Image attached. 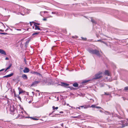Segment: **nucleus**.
Listing matches in <instances>:
<instances>
[{
    "label": "nucleus",
    "mask_w": 128,
    "mask_h": 128,
    "mask_svg": "<svg viewBox=\"0 0 128 128\" xmlns=\"http://www.w3.org/2000/svg\"><path fill=\"white\" fill-rule=\"evenodd\" d=\"M32 74H35V72H34V71H31L30 72Z\"/></svg>",
    "instance_id": "37"
},
{
    "label": "nucleus",
    "mask_w": 128,
    "mask_h": 128,
    "mask_svg": "<svg viewBox=\"0 0 128 128\" xmlns=\"http://www.w3.org/2000/svg\"><path fill=\"white\" fill-rule=\"evenodd\" d=\"M43 20L44 21H46L47 19L46 18H44L43 19Z\"/></svg>",
    "instance_id": "35"
},
{
    "label": "nucleus",
    "mask_w": 128,
    "mask_h": 128,
    "mask_svg": "<svg viewBox=\"0 0 128 128\" xmlns=\"http://www.w3.org/2000/svg\"><path fill=\"white\" fill-rule=\"evenodd\" d=\"M97 42H102L104 43V42L103 41H102L100 40H97Z\"/></svg>",
    "instance_id": "28"
},
{
    "label": "nucleus",
    "mask_w": 128,
    "mask_h": 128,
    "mask_svg": "<svg viewBox=\"0 0 128 128\" xmlns=\"http://www.w3.org/2000/svg\"><path fill=\"white\" fill-rule=\"evenodd\" d=\"M9 109L10 112H13L15 110V108L13 106H10Z\"/></svg>",
    "instance_id": "5"
},
{
    "label": "nucleus",
    "mask_w": 128,
    "mask_h": 128,
    "mask_svg": "<svg viewBox=\"0 0 128 128\" xmlns=\"http://www.w3.org/2000/svg\"><path fill=\"white\" fill-rule=\"evenodd\" d=\"M30 24H31V22H30Z\"/></svg>",
    "instance_id": "59"
},
{
    "label": "nucleus",
    "mask_w": 128,
    "mask_h": 128,
    "mask_svg": "<svg viewBox=\"0 0 128 128\" xmlns=\"http://www.w3.org/2000/svg\"><path fill=\"white\" fill-rule=\"evenodd\" d=\"M0 31H2V32H3V30H0Z\"/></svg>",
    "instance_id": "51"
},
{
    "label": "nucleus",
    "mask_w": 128,
    "mask_h": 128,
    "mask_svg": "<svg viewBox=\"0 0 128 128\" xmlns=\"http://www.w3.org/2000/svg\"><path fill=\"white\" fill-rule=\"evenodd\" d=\"M44 13H48V12L47 11H44Z\"/></svg>",
    "instance_id": "45"
},
{
    "label": "nucleus",
    "mask_w": 128,
    "mask_h": 128,
    "mask_svg": "<svg viewBox=\"0 0 128 128\" xmlns=\"http://www.w3.org/2000/svg\"><path fill=\"white\" fill-rule=\"evenodd\" d=\"M0 53L2 54L6 55V53L5 51L2 49H0Z\"/></svg>",
    "instance_id": "8"
},
{
    "label": "nucleus",
    "mask_w": 128,
    "mask_h": 128,
    "mask_svg": "<svg viewBox=\"0 0 128 128\" xmlns=\"http://www.w3.org/2000/svg\"><path fill=\"white\" fill-rule=\"evenodd\" d=\"M124 90L126 91L128 90V86H126L124 88Z\"/></svg>",
    "instance_id": "25"
},
{
    "label": "nucleus",
    "mask_w": 128,
    "mask_h": 128,
    "mask_svg": "<svg viewBox=\"0 0 128 128\" xmlns=\"http://www.w3.org/2000/svg\"><path fill=\"white\" fill-rule=\"evenodd\" d=\"M52 14H56V12H52Z\"/></svg>",
    "instance_id": "40"
},
{
    "label": "nucleus",
    "mask_w": 128,
    "mask_h": 128,
    "mask_svg": "<svg viewBox=\"0 0 128 128\" xmlns=\"http://www.w3.org/2000/svg\"><path fill=\"white\" fill-rule=\"evenodd\" d=\"M35 74H36L37 75H40V73L38 72H35Z\"/></svg>",
    "instance_id": "33"
},
{
    "label": "nucleus",
    "mask_w": 128,
    "mask_h": 128,
    "mask_svg": "<svg viewBox=\"0 0 128 128\" xmlns=\"http://www.w3.org/2000/svg\"><path fill=\"white\" fill-rule=\"evenodd\" d=\"M105 74L106 75H107L108 76H110V74L108 70H106L105 71Z\"/></svg>",
    "instance_id": "11"
},
{
    "label": "nucleus",
    "mask_w": 128,
    "mask_h": 128,
    "mask_svg": "<svg viewBox=\"0 0 128 128\" xmlns=\"http://www.w3.org/2000/svg\"><path fill=\"white\" fill-rule=\"evenodd\" d=\"M56 115H58L59 114H55L54 115H53L52 116H51L52 117H56Z\"/></svg>",
    "instance_id": "31"
},
{
    "label": "nucleus",
    "mask_w": 128,
    "mask_h": 128,
    "mask_svg": "<svg viewBox=\"0 0 128 128\" xmlns=\"http://www.w3.org/2000/svg\"><path fill=\"white\" fill-rule=\"evenodd\" d=\"M90 80H84L82 82V83H85L87 82H88Z\"/></svg>",
    "instance_id": "21"
},
{
    "label": "nucleus",
    "mask_w": 128,
    "mask_h": 128,
    "mask_svg": "<svg viewBox=\"0 0 128 128\" xmlns=\"http://www.w3.org/2000/svg\"><path fill=\"white\" fill-rule=\"evenodd\" d=\"M7 70H6V69L5 72H6Z\"/></svg>",
    "instance_id": "54"
},
{
    "label": "nucleus",
    "mask_w": 128,
    "mask_h": 128,
    "mask_svg": "<svg viewBox=\"0 0 128 128\" xmlns=\"http://www.w3.org/2000/svg\"><path fill=\"white\" fill-rule=\"evenodd\" d=\"M8 57H6L5 58V60H8Z\"/></svg>",
    "instance_id": "44"
},
{
    "label": "nucleus",
    "mask_w": 128,
    "mask_h": 128,
    "mask_svg": "<svg viewBox=\"0 0 128 128\" xmlns=\"http://www.w3.org/2000/svg\"><path fill=\"white\" fill-rule=\"evenodd\" d=\"M36 92H39V90H36Z\"/></svg>",
    "instance_id": "53"
},
{
    "label": "nucleus",
    "mask_w": 128,
    "mask_h": 128,
    "mask_svg": "<svg viewBox=\"0 0 128 128\" xmlns=\"http://www.w3.org/2000/svg\"><path fill=\"white\" fill-rule=\"evenodd\" d=\"M39 81H35L34 82H32V84L31 85L32 86H35V85H36L37 84H38L39 82Z\"/></svg>",
    "instance_id": "7"
},
{
    "label": "nucleus",
    "mask_w": 128,
    "mask_h": 128,
    "mask_svg": "<svg viewBox=\"0 0 128 128\" xmlns=\"http://www.w3.org/2000/svg\"><path fill=\"white\" fill-rule=\"evenodd\" d=\"M30 40H28L27 41L26 43H25V45L26 47L28 45L29 42Z\"/></svg>",
    "instance_id": "17"
},
{
    "label": "nucleus",
    "mask_w": 128,
    "mask_h": 128,
    "mask_svg": "<svg viewBox=\"0 0 128 128\" xmlns=\"http://www.w3.org/2000/svg\"><path fill=\"white\" fill-rule=\"evenodd\" d=\"M54 112V111H53L52 112H50L49 114V115L50 116Z\"/></svg>",
    "instance_id": "36"
},
{
    "label": "nucleus",
    "mask_w": 128,
    "mask_h": 128,
    "mask_svg": "<svg viewBox=\"0 0 128 128\" xmlns=\"http://www.w3.org/2000/svg\"><path fill=\"white\" fill-rule=\"evenodd\" d=\"M42 12H40V13L41 14V13Z\"/></svg>",
    "instance_id": "60"
},
{
    "label": "nucleus",
    "mask_w": 128,
    "mask_h": 128,
    "mask_svg": "<svg viewBox=\"0 0 128 128\" xmlns=\"http://www.w3.org/2000/svg\"><path fill=\"white\" fill-rule=\"evenodd\" d=\"M80 107H77L76 108V109L78 108V109H80Z\"/></svg>",
    "instance_id": "49"
},
{
    "label": "nucleus",
    "mask_w": 128,
    "mask_h": 128,
    "mask_svg": "<svg viewBox=\"0 0 128 128\" xmlns=\"http://www.w3.org/2000/svg\"><path fill=\"white\" fill-rule=\"evenodd\" d=\"M102 76V73L101 72H99L98 73L95 75V77L93 79H96L100 78Z\"/></svg>",
    "instance_id": "4"
},
{
    "label": "nucleus",
    "mask_w": 128,
    "mask_h": 128,
    "mask_svg": "<svg viewBox=\"0 0 128 128\" xmlns=\"http://www.w3.org/2000/svg\"><path fill=\"white\" fill-rule=\"evenodd\" d=\"M16 30H19V31H20L21 30V29H16Z\"/></svg>",
    "instance_id": "47"
},
{
    "label": "nucleus",
    "mask_w": 128,
    "mask_h": 128,
    "mask_svg": "<svg viewBox=\"0 0 128 128\" xmlns=\"http://www.w3.org/2000/svg\"><path fill=\"white\" fill-rule=\"evenodd\" d=\"M87 50L90 53L95 54L98 56L100 55L99 52L97 50H94L91 48H88L87 49Z\"/></svg>",
    "instance_id": "2"
},
{
    "label": "nucleus",
    "mask_w": 128,
    "mask_h": 128,
    "mask_svg": "<svg viewBox=\"0 0 128 128\" xmlns=\"http://www.w3.org/2000/svg\"><path fill=\"white\" fill-rule=\"evenodd\" d=\"M89 107V106H86L84 107V108H86Z\"/></svg>",
    "instance_id": "30"
},
{
    "label": "nucleus",
    "mask_w": 128,
    "mask_h": 128,
    "mask_svg": "<svg viewBox=\"0 0 128 128\" xmlns=\"http://www.w3.org/2000/svg\"><path fill=\"white\" fill-rule=\"evenodd\" d=\"M58 108L57 107H55L54 106H52V108L53 109H55L56 110H57V109H58Z\"/></svg>",
    "instance_id": "27"
},
{
    "label": "nucleus",
    "mask_w": 128,
    "mask_h": 128,
    "mask_svg": "<svg viewBox=\"0 0 128 128\" xmlns=\"http://www.w3.org/2000/svg\"><path fill=\"white\" fill-rule=\"evenodd\" d=\"M18 90L19 91V94H20L24 92L22 90L21 88H18Z\"/></svg>",
    "instance_id": "15"
},
{
    "label": "nucleus",
    "mask_w": 128,
    "mask_h": 128,
    "mask_svg": "<svg viewBox=\"0 0 128 128\" xmlns=\"http://www.w3.org/2000/svg\"><path fill=\"white\" fill-rule=\"evenodd\" d=\"M52 16L50 15V16H48V17L47 18H52Z\"/></svg>",
    "instance_id": "42"
},
{
    "label": "nucleus",
    "mask_w": 128,
    "mask_h": 128,
    "mask_svg": "<svg viewBox=\"0 0 128 128\" xmlns=\"http://www.w3.org/2000/svg\"><path fill=\"white\" fill-rule=\"evenodd\" d=\"M13 75V73H12L9 74L6 76H4V78H8L12 76Z\"/></svg>",
    "instance_id": "9"
},
{
    "label": "nucleus",
    "mask_w": 128,
    "mask_h": 128,
    "mask_svg": "<svg viewBox=\"0 0 128 128\" xmlns=\"http://www.w3.org/2000/svg\"><path fill=\"white\" fill-rule=\"evenodd\" d=\"M30 71L29 69L27 68H25L23 70V72L24 73H28Z\"/></svg>",
    "instance_id": "6"
},
{
    "label": "nucleus",
    "mask_w": 128,
    "mask_h": 128,
    "mask_svg": "<svg viewBox=\"0 0 128 128\" xmlns=\"http://www.w3.org/2000/svg\"><path fill=\"white\" fill-rule=\"evenodd\" d=\"M4 70V69H2L0 70V72Z\"/></svg>",
    "instance_id": "43"
},
{
    "label": "nucleus",
    "mask_w": 128,
    "mask_h": 128,
    "mask_svg": "<svg viewBox=\"0 0 128 128\" xmlns=\"http://www.w3.org/2000/svg\"><path fill=\"white\" fill-rule=\"evenodd\" d=\"M12 66V64H10L9 66L8 67H7L6 68V70H8Z\"/></svg>",
    "instance_id": "20"
},
{
    "label": "nucleus",
    "mask_w": 128,
    "mask_h": 128,
    "mask_svg": "<svg viewBox=\"0 0 128 128\" xmlns=\"http://www.w3.org/2000/svg\"><path fill=\"white\" fill-rule=\"evenodd\" d=\"M61 126L62 127H63L64 126V124L63 123H62L60 124Z\"/></svg>",
    "instance_id": "41"
},
{
    "label": "nucleus",
    "mask_w": 128,
    "mask_h": 128,
    "mask_svg": "<svg viewBox=\"0 0 128 128\" xmlns=\"http://www.w3.org/2000/svg\"><path fill=\"white\" fill-rule=\"evenodd\" d=\"M105 114H110L111 115V113H109L108 112L106 111L105 112Z\"/></svg>",
    "instance_id": "23"
},
{
    "label": "nucleus",
    "mask_w": 128,
    "mask_h": 128,
    "mask_svg": "<svg viewBox=\"0 0 128 128\" xmlns=\"http://www.w3.org/2000/svg\"><path fill=\"white\" fill-rule=\"evenodd\" d=\"M0 34H8L6 32H1L0 33Z\"/></svg>",
    "instance_id": "26"
},
{
    "label": "nucleus",
    "mask_w": 128,
    "mask_h": 128,
    "mask_svg": "<svg viewBox=\"0 0 128 128\" xmlns=\"http://www.w3.org/2000/svg\"><path fill=\"white\" fill-rule=\"evenodd\" d=\"M95 108H101L99 106H96Z\"/></svg>",
    "instance_id": "38"
},
{
    "label": "nucleus",
    "mask_w": 128,
    "mask_h": 128,
    "mask_svg": "<svg viewBox=\"0 0 128 128\" xmlns=\"http://www.w3.org/2000/svg\"><path fill=\"white\" fill-rule=\"evenodd\" d=\"M25 11V8H24L22 6L19 7L18 6L17 9L15 11V12L19 13L20 14L24 15Z\"/></svg>",
    "instance_id": "1"
},
{
    "label": "nucleus",
    "mask_w": 128,
    "mask_h": 128,
    "mask_svg": "<svg viewBox=\"0 0 128 128\" xmlns=\"http://www.w3.org/2000/svg\"><path fill=\"white\" fill-rule=\"evenodd\" d=\"M82 40H86V38H84L82 37Z\"/></svg>",
    "instance_id": "34"
},
{
    "label": "nucleus",
    "mask_w": 128,
    "mask_h": 128,
    "mask_svg": "<svg viewBox=\"0 0 128 128\" xmlns=\"http://www.w3.org/2000/svg\"><path fill=\"white\" fill-rule=\"evenodd\" d=\"M18 98L20 100H21V98H20V96H18Z\"/></svg>",
    "instance_id": "32"
},
{
    "label": "nucleus",
    "mask_w": 128,
    "mask_h": 128,
    "mask_svg": "<svg viewBox=\"0 0 128 128\" xmlns=\"http://www.w3.org/2000/svg\"><path fill=\"white\" fill-rule=\"evenodd\" d=\"M25 118H31L32 119V120H38V119L36 118H34L33 117H25Z\"/></svg>",
    "instance_id": "10"
},
{
    "label": "nucleus",
    "mask_w": 128,
    "mask_h": 128,
    "mask_svg": "<svg viewBox=\"0 0 128 128\" xmlns=\"http://www.w3.org/2000/svg\"><path fill=\"white\" fill-rule=\"evenodd\" d=\"M34 25L35 26V30H41L40 29V28H39L38 26L35 25V24H34Z\"/></svg>",
    "instance_id": "14"
},
{
    "label": "nucleus",
    "mask_w": 128,
    "mask_h": 128,
    "mask_svg": "<svg viewBox=\"0 0 128 128\" xmlns=\"http://www.w3.org/2000/svg\"><path fill=\"white\" fill-rule=\"evenodd\" d=\"M95 107H96V105H92L90 106V107L93 108H95Z\"/></svg>",
    "instance_id": "29"
},
{
    "label": "nucleus",
    "mask_w": 128,
    "mask_h": 128,
    "mask_svg": "<svg viewBox=\"0 0 128 128\" xmlns=\"http://www.w3.org/2000/svg\"><path fill=\"white\" fill-rule=\"evenodd\" d=\"M84 106H80V107H81V108H83V107Z\"/></svg>",
    "instance_id": "50"
},
{
    "label": "nucleus",
    "mask_w": 128,
    "mask_h": 128,
    "mask_svg": "<svg viewBox=\"0 0 128 128\" xmlns=\"http://www.w3.org/2000/svg\"><path fill=\"white\" fill-rule=\"evenodd\" d=\"M32 93L33 94V95H34V92H32Z\"/></svg>",
    "instance_id": "48"
},
{
    "label": "nucleus",
    "mask_w": 128,
    "mask_h": 128,
    "mask_svg": "<svg viewBox=\"0 0 128 128\" xmlns=\"http://www.w3.org/2000/svg\"><path fill=\"white\" fill-rule=\"evenodd\" d=\"M119 124H121V126H120V128H123L125 126H128V119L121 120L119 122Z\"/></svg>",
    "instance_id": "3"
},
{
    "label": "nucleus",
    "mask_w": 128,
    "mask_h": 128,
    "mask_svg": "<svg viewBox=\"0 0 128 128\" xmlns=\"http://www.w3.org/2000/svg\"><path fill=\"white\" fill-rule=\"evenodd\" d=\"M73 86L75 87H77L78 86V84L76 83H75L73 84Z\"/></svg>",
    "instance_id": "18"
},
{
    "label": "nucleus",
    "mask_w": 128,
    "mask_h": 128,
    "mask_svg": "<svg viewBox=\"0 0 128 128\" xmlns=\"http://www.w3.org/2000/svg\"><path fill=\"white\" fill-rule=\"evenodd\" d=\"M60 114H62L63 113V112L62 111H61L60 112Z\"/></svg>",
    "instance_id": "46"
},
{
    "label": "nucleus",
    "mask_w": 128,
    "mask_h": 128,
    "mask_svg": "<svg viewBox=\"0 0 128 128\" xmlns=\"http://www.w3.org/2000/svg\"><path fill=\"white\" fill-rule=\"evenodd\" d=\"M40 33V32H36L34 33H33L32 34V36H34V35H37L39 33Z\"/></svg>",
    "instance_id": "16"
},
{
    "label": "nucleus",
    "mask_w": 128,
    "mask_h": 128,
    "mask_svg": "<svg viewBox=\"0 0 128 128\" xmlns=\"http://www.w3.org/2000/svg\"><path fill=\"white\" fill-rule=\"evenodd\" d=\"M26 59H24V61H25V62H26Z\"/></svg>",
    "instance_id": "55"
},
{
    "label": "nucleus",
    "mask_w": 128,
    "mask_h": 128,
    "mask_svg": "<svg viewBox=\"0 0 128 128\" xmlns=\"http://www.w3.org/2000/svg\"><path fill=\"white\" fill-rule=\"evenodd\" d=\"M31 102V101H29L28 102L29 103H30Z\"/></svg>",
    "instance_id": "52"
},
{
    "label": "nucleus",
    "mask_w": 128,
    "mask_h": 128,
    "mask_svg": "<svg viewBox=\"0 0 128 128\" xmlns=\"http://www.w3.org/2000/svg\"><path fill=\"white\" fill-rule=\"evenodd\" d=\"M91 21L93 23V24H96V21L93 20L92 18H91Z\"/></svg>",
    "instance_id": "19"
},
{
    "label": "nucleus",
    "mask_w": 128,
    "mask_h": 128,
    "mask_svg": "<svg viewBox=\"0 0 128 128\" xmlns=\"http://www.w3.org/2000/svg\"><path fill=\"white\" fill-rule=\"evenodd\" d=\"M72 116L71 118H78L79 116Z\"/></svg>",
    "instance_id": "22"
},
{
    "label": "nucleus",
    "mask_w": 128,
    "mask_h": 128,
    "mask_svg": "<svg viewBox=\"0 0 128 128\" xmlns=\"http://www.w3.org/2000/svg\"><path fill=\"white\" fill-rule=\"evenodd\" d=\"M34 24H36L38 25H39L40 24V23H35V22H34Z\"/></svg>",
    "instance_id": "39"
},
{
    "label": "nucleus",
    "mask_w": 128,
    "mask_h": 128,
    "mask_svg": "<svg viewBox=\"0 0 128 128\" xmlns=\"http://www.w3.org/2000/svg\"><path fill=\"white\" fill-rule=\"evenodd\" d=\"M69 85L68 84H67L66 83L61 82V85L62 86H64V87H66V86H68Z\"/></svg>",
    "instance_id": "12"
},
{
    "label": "nucleus",
    "mask_w": 128,
    "mask_h": 128,
    "mask_svg": "<svg viewBox=\"0 0 128 128\" xmlns=\"http://www.w3.org/2000/svg\"><path fill=\"white\" fill-rule=\"evenodd\" d=\"M69 104H67V105L68 106H69Z\"/></svg>",
    "instance_id": "56"
},
{
    "label": "nucleus",
    "mask_w": 128,
    "mask_h": 128,
    "mask_svg": "<svg viewBox=\"0 0 128 128\" xmlns=\"http://www.w3.org/2000/svg\"><path fill=\"white\" fill-rule=\"evenodd\" d=\"M78 38V37L77 36H76V38Z\"/></svg>",
    "instance_id": "57"
},
{
    "label": "nucleus",
    "mask_w": 128,
    "mask_h": 128,
    "mask_svg": "<svg viewBox=\"0 0 128 128\" xmlns=\"http://www.w3.org/2000/svg\"><path fill=\"white\" fill-rule=\"evenodd\" d=\"M22 77L24 79H28V77L25 74H23L22 75Z\"/></svg>",
    "instance_id": "13"
},
{
    "label": "nucleus",
    "mask_w": 128,
    "mask_h": 128,
    "mask_svg": "<svg viewBox=\"0 0 128 128\" xmlns=\"http://www.w3.org/2000/svg\"><path fill=\"white\" fill-rule=\"evenodd\" d=\"M104 94L106 95H109L110 94L109 92H104Z\"/></svg>",
    "instance_id": "24"
},
{
    "label": "nucleus",
    "mask_w": 128,
    "mask_h": 128,
    "mask_svg": "<svg viewBox=\"0 0 128 128\" xmlns=\"http://www.w3.org/2000/svg\"><path fill=\"white\" fill-rule=\"evenodd\" d=\"M7 29L6 30H5V31H6L7 30Z\"/></svg>",
    "instance_id": "58"
}]
</instances>
